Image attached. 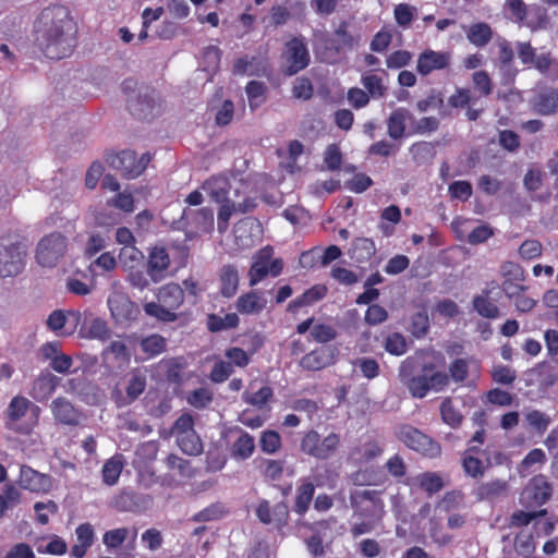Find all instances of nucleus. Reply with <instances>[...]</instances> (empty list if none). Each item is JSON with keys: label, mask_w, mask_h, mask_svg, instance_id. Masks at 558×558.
<instances>
[{"label": "nucleus", "mask_w": 558, "mask_h": 558, "mask_svg": "<svg viewBox=\"0 0 558 558\" xmlns=\"http://www.w3.org/2000/svg\"><path fill=\"white\" fill-rule=\"evenodd\" d=\"M143 308L147 316L154 317L163 323H172L178 319L175 312H172L159 301L158 303L147 302L143 305Z\"/></svg>", "instance_id": "nucleus-46"}, {"label": "nucleus", "mask_w": 558, "mask_h": 558, "mask_svg": "<svg viewBox=\"0 0 558 558\" xmlns=\"http://www.w3.org/2000/svg\"><path fill=\"white\" fill-rule=\"evenodd\" d=\"M170 266V256L165 247L154 246L148 255L146 271L153 282L161 281Z\"/></svg>", "instance_id": "nucleus-19"}, {"label": "nucleus", "mask_w": 558, "mask_h": 558, "mask_svg": "<svg viewBox=\"0 0 558 558\" xmlns=\"http://www.w3.org/2000/svg\"><path fill=\"white\" fill-rule=\"evenodd\" d=\"M76 34L77 25L65 5L45 8L35 23V44L51 60L72 54Z\"/></svg>", "instance_id": "nucleus-2"}, {"label": "nucleus", "mask_w": 558, "mask_h": 558, "mask_svg": "<svg viewBox=\"0 0 558 558\" xmlns=\"http://www.w3.org/2000/svg\"><path fill=\"white\" fill-rule=\"evenodd\" d=\"M384 348L390 355L401 356L408 351V342L402 333L396 331L385 338Z\"/></svg>", "instance_id": "nucleus-49"}, {"label": "nucleus", "mask_w": 558, "mask_h": 558, "mask_svg": "<svg viewBox=\"0 0 558 558\" xmlns=\"http://www.w3.org/2000/svg\"><path fill=\"white\" fill-rule=\"evenodd\" d=\"M274 255L275 250L271 245L263 246L255 252L247 271L250 287H255L268 276L278 277L282 272L283 259Z\"/></svg>", "instance_id": "nucleus-5"}, {"label": "nucleus", "mask_w": 558, "mask_h": 558, "mask_svg": "<svg viewBox=\"0 0 558 558\" xmlns=\"http://www.w3.org/2000/svg\"><path fill=\"white\" fill-rule=\"evenodd\" d=\"M68 251V239L54 231L45 235L37 244L36 259L44 267H54Z\"/></svg>", "instance_id": "nucleus-10"}, {"label": "nucleus", "mask_w": 558, "mask_h": 558, "mask_svg": "<svg viewBox=\"0 0 558 558\" xmlns=\"http://www.w3.org/2000/svg\"><path fill=\"white\" fill-rule=\"evenodd\" d=\"M444 105V95L438 89H430L424 99L416 102V109L420 112H426L429 109H440Z\"/></svg>", "instance_id": "nucleus-61"}, {"label": "nucleus", "mask_w": 558, "mask_h": 558, "mask_svg": "<svg viewBox=\"0 0 558 558\" xmlns=\"http://www.w3.org/2000/svg\"><path fill=\"white\" fill-rule=\"evenodd\" d=\"M147 376L140 368H134L121 378L110 391L116 407L121 409L131 405L145 391Z\"/></svg>", "instance_id": "nucleus-4"}, {"label": "nucleus", "mask_w": 558, "mask_h": 558, "mask_svg": "<svg viewBox=\"0 0 558 558\" xmlns=\"http://www.w3.org/2000/svg\"><path fill=\"white\" fill-rule=\"evenodd\" d=\"M151 160L149 153H144L140 158L135 151L126 149L120 153L109 154L106 157L107 163L121 172L126 179H134L141 175Z\"/></svg>", "instance_id": "nucleus-9"}, {"label": "nucleus", "mask_w": 558, "mask_h": 558, "mask_svg": "<svg viewBox=\"0 0 558 558\" xmlns=\"http://www.w3.org/2000/svg\"><path fill=\"white\" fill-rule=\"evenodd\" d=\"M21 501V493L14 487L9 486L0 494V519L10 509L16 507Z\"/></svg>", "instance_id": "nucleus-59"}, {"label": "nucleus", "mask_w": 558, "mask_h": 558, "mask_svg": "<svg viewBox=\"0 0 558 558\" xmlns=\"http://www.w3.org/2000/svg\"><path fill=\"white\" fill-rule=\"evenodd\" d=\"M281 58L284 63L283 73L292 76L306 69L311 62V56L306 38L302 35L293 36L284 44Z\"/></svg>", "instance_id": "nucleus-8"}, {"label": "nucleus", "mask_w": 558, "mask_h": 558, "mask_svg": "<svg viewBox=\"0 0 558 558\" xmlns=\"http://www.w3.org/2000/svg\"><path fill=\"white\" fill-rule=\"evenodd\" d=\"M260 450L267 454H275L282 446L281 436L277 430L266 429L259 437Z\"/></svg>", "instance_id": "nucleus-50"}, {"label": "nucleus", "mask_w": 558, "mask_h": 558, "mask_svg": "<svg viewBox=\"0 0 558 558\" xmlns=\"http://www.w3.org/2000/svg\"><path fill=\"white\" fill-rule=\"evenodd\" d=\"M452 54L449 51H436L425 49L418 54L416 71L422 76H427L434 71H441L450 68Z\"/></svg>", "instance_id": "nucleus-15"}, {"label": "nucleus", "mask_w": 558, "mask_h": 558, "mask_svg": "<svg viewBox=\"0 0 558 558\" xmlns=\"http://www.w3.org/2000/svg\"><path fill=\"white\" fill-rule=\"evenodd\" d=\"M140 347L146 357L150 359L163 353L167 349V342L162 336L154 333L142 339Z\"/></svg>", "instance_id": "nucleus-43"}, {"label": "nucleus", "mask_w": 558, "mask_h": 558, "mask_svg": "<svg viewBox=\"0 0 558 558\" xmlns=\"http://www.w3.org/2000/svg\"><path fill=\"white\" fill-rule=\"evenodd\" d=\"M466 37L474 46L484 47L490 41L493 31L487 23L478 22L469 27L466 31Z\"/></svg>", "instance_id": "nucleus-39"}, {"label": "nucleus", "mask_w": 558, "mask_h": 558, "mask_svg": "<svg viewBox=\"0 0 558 558\" xmlns=\"http://www.w3.org/2000/svg\"><path fill=\"white\" fill-rule=\"evenodd\" d=\"M340 444V436L336 433H330L322 438L317 430L311 429L303 434L300 450L316 460L326 461L337 453Z\"/></svg>", "instance_id": "nucleus-6"}, {"label": "nucleus", "mask_w": 558, "mask_h": 558, "mask_svg": "<svg viewBox=\"0 0 558 558\" xmlns=\"http://www.w3.org/2000/svg\"><path fill=\"white\" fill-rule=\"evenodd\" d=\"M385 469L397 482L403 483L401 478L405 476L408 468L400 454L390 457L385 463Z\"/></svg>", "instance_id": "nucleus-58"}, {"label": "nucleus", "mask_w": 558, "mask_h": 558, "mask_svg": "<svg viewBox=\"0 0 558 558\" xmlns=\"http://www.w3.org/2000/svg\"><path fill=\"white\" fill-rule=\"evenodd\" d=\"M227 512L225 506L221 502H215L198 511L192 517L194 522H207L219 520Z\"/></svg>", "instance_id": "nucleus-55"}, {"label": "nucleus", "mask_w": 558, "mask_h": 558, "mask_svg": "<svg viewBox=\"0 0 558 558\" xmlns=\"http://www.w3.org/2000/svg\"><path fill=\"white\" fill-rule=\"evenodd\" d=\"M256 515L264 524H276L281 527L287 524L289 509L284 502H278L272 508L269 501L262 500L256 508Z\"/></svg>", "instance_id": "nucleus-20"}, {"label": "nucleus", "mask_w": 558, "mask_h": 558, "mask_svg": "<svg viewBox=\"0 0 558 558\" xmlns=\"http://www.w3.org/2000/svg\"><path fill=\"white\" fill-rule=\"evenodd\" d=\"M274 398V390L269 386H263L253 393H245L243 396L244 402L254 405L258 409L264 408Z\"/></svg>", "instance_id": "nucleus-53"}, {"label": "nucleus", "mask_w": 558, "mask_h": 558, "mask_svg": "<svg viewBox=\"0 0 558 558\" xmlns=\"http://www.w3.org/2000/svg\"><path fill=\"white\" fill-rule=\"evenodd\" d=\"M219 292L221 296L226 299L233 298L238 290L240 283V276L238 267L233 264H226L219 269Z\"/></svg>", "instance_id": "nucleus-26"}, {"label": "nucleus", "mask_w": 558, "mask_h": 558, "mask_svg": "<svg viewBox=\"0 0 558 558\" xmlns=\"http://www.w3.org/2000/svg\"><path fill=\"white\" fill-rule=\"evenodd\" d=\"M353 365L368 380L378 377L380 374L379 363L374 357H359L353 362Z\"/></svg>", "instance_id": "nucleus-54"}, {"label": "nucleus", "mask_w": 558, "mask_h": 558, "mask_svg": "<svg viewBox=\"0 0 558 558\" xmlns=\"http://www.w3.org/2000/svg\"><path fill=\"white\" fill-rule=\"evenodd\" d=\"M439 411L441 420L445 424L452 428H458L461 425L463 416L454 407L451 398L447 397L441 401Z\"/></svg>", "instance_id": "nucleus-44"}, {"label": "nucleus", "mask_w": 558, "mask_h": 558, "mask_svg": "<svg viewBox=\"0 0 558 558\" xmlns=\"http://www.w3.org/2000/svg\"><path fill=\"white\" fill-rule=\"evenodd\" d=\"M384 452V448L377 441H367L363 445L362 448H355L353 450L354 453H360L361 457L359 461L362 463L371 462L378 457H380Z\"/></svg>", "instance_id": "nucleus-62"}, {"label": "nucleus", "mask_w": 558, "mask_h": 558, "mask_svg": "<svg viewBox=\"0 0 558 558\" xmlns=\"http://www.w3.org/2000/svg\"><path fill=\"white\" fill-rule=\"evenodd\" d=\"M51 413L58 424L66 426L80 425L83 414L70 400L64 397L56 398L51 405Z\"/></svg>", "instance_id": "nucleus-18"}, {"label": "nucleus", "mask_w": 558, "mask_h": 558, "mask_svg": "<svg viewBox=\"0 0 558 558\" xmlns=\"http://www.w3.org/2000/svg\"><path fill=\"white\" fill-rule=\"evenodd\" d=\"M525 421L529 427L534 429L539 435H543L547 430L551 422L549 415L538 410H532L527 412L525 414Z\"/></svg>", "instance_id": "nucleus-52"}, {"label": "nucleus", "mask_w": 558, "mask_h": 558, "mask_svg": "<svg viewBox=\"0 0 558 558\" xmlns=\"http://www.w3.org/2000/svg\"><path fill=\"white\" fill-rule=\"evenodd\" d=\"M553 495V486L546 476H533L520 494V504L526 509H536L545 505Z\"/></svg>", "instance_id": "nucleus-11"}, {"label": "nucleus", "mask_w": 558, "mask_h": 558, "mask_svg": "<svg viewBox=\"0 0 558 558\" xmlns=\"http://www.w3.org/2000/svg\"><path fill=\"white\" fill-rule=\"evenodd\" d=\"M239 325L240 317L238 313H228L225 316L213 313L208 314L206 318V326L210 332L235 329Z\"/></svg>", "instance_id": "nucleus-36"}, {"label": "nucleus", "mask_w": 558, "mask_h": 558, "mask_svg": "<svg viewBox=\"0 0 558 558\" xmlns=\"http://www.w3.org/2000/svg\"><path fill=\"white\" fill-rule=\"evenodd\" d=\"M235 430L239 432V437L231 445V456L236 460H246L255 451V439L247 432L239 427Z\"/></svg>", "instance_id": "nucleus-33"}, {"label": "nucleus", "mask_w": 558, "mask_h": 558, "mask_svg": "<svg viewBox=\"0 0 558 558\" xmlns=\"http://www.w3.org/2000/svg\"><path fill=\"white\" fill-rule=\"evenodd\" d=\"M481 450L477 447H469L462 454V468L466 475L473 478L483 477L489 462L486 464L476 454Z\"/></svg>", "instance_id": "nucleus-31"}, {"label": "nucleus", "mask_w": 558, "mask_h": 558, "mask_svg": "<svg viewBox=\"0 0 558 558\" xmlns=\"http://www.w3.org/2000/svg\"><path fill=\"white\" fill-rule=\"evenodd\" d=\"M201 189L216 203L230 199L231 184L229 179L222 174L211 175L202 183Z\"/></svg>", "instance_id": "nucleus-28"}, {"label": "nucleus", "mask_w": 558, "mask_h": 558, "mask_svg": "<svg viewBox=\"0 0 558 558\" xmlns=\"http://www.w3.org/2000/svg\"><path fill=\"white\" fill-rule=\"evenodd\" d=\"M27 251L23 242L15 235L0 238V277H15L25 267Z\"/></svg>", "instance_id": "nucleus-3"}, {"label": "nucleus", "mask_w": 558, "mask_h": 558, "mask_svg": "<svg viewBox=\"0 0 558 558\" xmlns=\"http://www.w3.org/2000/svg\"><path fill=\"white\" fill-rule=\"evenodd\" d=\"M179 448L189 456H198L203 452V442L195 430L175 436Z\"/></svg>", "instance_id": "nucleus-41"}, {"label": "nucleus", "mask_w": 558, "mask_h": 558, "mask_svg": "<svg viewBox=\"0 0 558 558\" xmlns=\"http://www.w3.org/2000/svg\"><path fill=\"white\" fill-rule=\"evenodd\" d=\"M267 298L262 290L252 289L242 293L235 301L234 307L238 315L258 316L267 307Z\"/></svg>", "instance_id": "nucleus-17"}, {"label": "nucleus", "mask_w": 558, "mask_h": 558, "mask_svg": "<svg viewBox=\"0 0 558 558\" xmlns=\"http://www.w3.org/2000/svg\"><path fill=\"white\" fill-rule=\"evenodd\" d=\"M284 461L266 459L263 463L262 473L267 481H278L282 477Z\"/></svg>", "instance_id": "nucleus-64"}, {"label": "nucleus", "mask_w": 558, "mask_h": 558, "mask_svg": "<svg viewBox=\"0 0 558 558\" xmlns=\"http://www.w3.org/2000/svg\"><path fill=\"white\" fill-rule=\"evenodd\" d=\"M19 482L22 488L33 493H47L52 485L49 475L39 473L27 465H22Z\"/></svg>", "instance_id": "nucleus-21"}, {"label": "nucleus", "mask_w": 558, "mask_h": 558, "mask_svg": "<svg viewBox=\"0 0 558 558\" xmlns=\"http://www.w3.org/2000/svg\"><path fill=\"white\" fill-rule=\"evenodd\" d=\"M533 109L542 116H550L558 110V89L544 87L539 89L532 101Z\"/></svg>", "instance_id": "nucleus-27"}, {"label": "nucleus", "mask_w": 558, "mask_h": 558, "mask_svg": "<svg viewBox=\"0 0 558 558\" xmlns=\"http://www.w3.org/2000/svg\"><path fill=\"white\" fill-rule=\"evenodd\" d=\"M429 330V317L426 311L414 313L410 318L409 331L411 335L421 339L427 335Z\"/></svg>", "instance_id": "nucleus-51"}, {"label": "nucleus", "mask_w": 558, "mask_h": 558, "mask_svg": "<svg viewBox=\"0 0 558 558\" xmlns=\"http://www.w3.org/2000/svg\"><path fill=\"white\" fill-rule=\"evenodd\" d=\"M165 368V376L168 381L179 384L182 380V369L185 367L183 357H171L160 361Z\"/></svg>", "instance_id": "nucleus-48"}, {"label": "nucleus", "mask_w": 558, "mask_h": 558, "mask_svg": "<svg viewBox=\"0 0 558 558\" xmlns=\"http://www.w3.org/2000/svg\"><path fill=\"white\" fill-rule=\"evenodd\" d=\"M157 299L172 312H175L184 302V290L178 283H167L158 291Z\"/></svg>", "instance_id": "nucleus-32"}, {"label": "nucleus", "mask_w": 558, "mask_h": 558, "mask_svg": "<svg viewBox=\"0 0 558 558\" xmlns=\"http://www.w3.org/2000/svg\"><path fill=\"white\" fill-rule=\"evenodd\" d=\"M315 492L314 483L305 482L302 483L296 489L294 511L303 515L310 508Z\"/></svg>", "instance_id": "nucleus-42"}, {"label": "nucleus", "mask_w": 558, "mask_h": 558, "mask_svg": "<svg viewBox=\"0 0 558 558\" xmlns=\"http://www.w3.org/2000/svg\"><path fill=\"white\" fill-rule=\"evenodd\" d=\"M245 92L252 110L260 107L267 99L266 86L260 81H250L245 86Z\"/></svg>", "instance_id": "nucleus-45"}, {"label": "nucleus", "mask_w": 558, "mask_h": 558, "mask_svg": "<svg viewBox=\"0 0 558 558\" xmlns=\"http://www.w3.org/2000/svg\"><path fill=\"white\" fill-rule=\"evenodd\" d=\"M508 484L504 480H493L480 484L475 490L474 496L477 500L493 501L507 494Z\"/></svg>", "instance_id": "nucleus-35"}, {"label": "nucleus", "mask_w": 558, "mask_h": 558, "mask_svg": "<svg viewBox=\"0 0 558 558\" xmlns=\"http://www.w3.org/2000/svg\"><path fill=\"white\" fill-rule=\"evenodd\" d=\"M499 287L496 282H490L485 289L473 298V310L483 318L496 319L500 316V310L496 304L497 299L493 298L494 291L499 294Z\"/></svg>", "instance_id": "nucleus-16"}, {"label": "nucleus", "mask_w": 558, "mask_h": 558, "mask_svg": "<svg viewBox=\"0 0 558 558\" xmlns=\"http://www.w3.org/2000/svg\"><path fill=\"white\" fill-rule=\"evenodd\" d=\"M331 43L332 48H335L337 52H340L343 49L352 50L359 45L360 36L353 35L349 31V23L347 21H341L333 31V39Z\"/></svg>", "instance_id": "nucleus-34"}, {"label": "nucleus", "mask_w": 558, "mask_h": 558, "mask_svg": "<svg viewBox=\"0 0 558 558\" xmlns=\"http://www.w3.org/2000/svg\"><path fill=\"white\" fill-rule=\"evenodd\" d=\"M469 376V363L465 359H456L449 365V374L438 371L434 362L421 363L416 356L404 359L398 369L401 384L412 398L423 399L430 391H442L450 383H463Z\"/></svg>", "instance_id": "nucleus-1"}, {"label": "nucleus", "mask_w": 558, "mask_h": 558, "mask_svg": "<svg viewBox=\"0 0 558 558\" xmlns=\"http://www.w3.org/2000/svg\"><path fill=\"white\" fill-rule=\"evenodd\" d=\"M96 539L95 529L92 523L84 522L75 529V542L71 546L70 554L74 558H84Z\"/></svg>", "instance_id": "nucleus-23"}, {"label": "nucleus", "mask_w": 558, "mask_h": 558, "mask_svg": "<svg viewBox=\"0 0 558 558\" xmlns=\"http://www.w3.org/2000/svg\"><path fill=\"white\" fill-rule=\"evenodd\" d=\"M129 536L126 527L109 530L102 535V543L108 549H117L122 546Z\"/></svg>", "instance_id": "nucleus-56"}, {"label": "nucleus", "mask_w": 558, "mask_h": 558, "mask_svg": "<svg viewBox=\"0 0 558 558\" xmlns=\"http://www.w3.org/2000/svg\"><path fill=\"white\" fill-rule=\"evenodd\" d=\"M124 466L123 456L114 454L108 459L101 469L102 481L108 486H113L118 483Z\"/></svg>", "instance_id": "nucleus-38"}, {"label": "nucleus", "mask_w": 558, "mask_h": 558, "mask_svg": "<svg viewBox=\"0 0 558 558\" xmlns=\"http://www.w3.org/2000/svg\"><path fill=\"white\" fill-rule=\"evenodd\" d=\"M413 119V114L403 107L391 111L387 119V132L392 140H400L407 128V122Z\"/></svg>", "instance_id": "nucleus-30"}, {"label": "nucleus", "mask_w": 558, "mask_h": 558, "mask_svg": "<svg viewBox=\"0 0 558 558\" xmlns=\"http://www.w3.org/2000/svg\"><path fill=\"white\" fill-rule=\"evenodd\" d=\"M338 351L331 345H320L306 353L300 360V366L308 372H318L337 362Z\"/></svg>", "instance_id": "nucleus-13"}, {"label": "nucleus", "mask_w": 558, "mask_h": 558, "mask_svg": "<svg viewBox=\"0 0 558 558\" xmlns=\"http://www.w3.org/2000/svg\"><path fill=\"white\" fill-rule=\"evenodd\" d=\"M60 378L48 371H43L34 379L29 395L38 402L47 401L56 391Z\"/></svg>", "instance_id": "nucleus-22"}, {"label": "nucleus", "mask_w": 558, "mask_h": 558, "mask_svg": "<svg viewBox=\"0 0 558 558\" xmlns=\"http://www.w3.org/2000/svg\"><path fill=\"white\" fill-rule=\"evenodd\" d=\"M396 437L409 449L427 458H436L441 453V446L418 428L402 424L396 430Z\"/></svg>", "instance_id": "nucleus-7"}, {"label": "nucleus", "mask_w": 558, "mask_h": 558, "mask_svg": "<svg viewBox=\"0 0 558 558\" xmlns=\"http://www.w3.org/2000/svg\"><path fill=\"white\" fill-rule=\"evenodd\" d=\"M28 409H31L32 413L37 418L40 413V408L32 404L25 397L16 396L9 403L8 416L11 421H19L26 414Z\"/></svg>", "instance_id": "nucleus-37"}, {"label": "nucleus", "mask_w": 558, "mask_h": 558, "mask_svg": "<svg viewBox=\"0 0 558 558\" xmlns=\"http://www.w3.org/2000/svg\"><path fill=\"white\" fill-rule=\"evenodd\" d=\"M328 288L326 284L317 283L305 290L301 295L293 299L287 307V311L296 314L300 308L311 306L326 298Z\"/></svg>", "instance_id": "nucleus-24"}, {"label": "nucleus", "mask_w": 558, "mask_h": 558, "mask_svg": "<svg viewBox=\"0 0 558 558\" xmlns=\"http://www.w3.org/2000/svg\"><path fill=\"white\" fill-rule=\"evenodd\" d=\"M500 275L502 277L501 290L506 296H515L518 291H527L529 287L523 282L525 274L522 266L513 262H505L500 266Z\"/></svg>", "instance_id": "nucleus-14"}, {"label": "nucleus", "mask_w": 558, "mask_h": 558, "mask_svg": "<svg viewBox=\"0 0 558 558\" xmlns=\"http://www.w3.org/2000/svg\"><path fill=\"white\" fill-rule=\"evenodd\" d=\"M350 502L355 512L363 518L380 519L384 512V500L378 490H355L350 495Z\"/></svg>", "instance_id": "nucleus-12"}, {"label": "nucleus", "mask_w": 558, "mask_h": 558, "mask_svg": "<svg viewBox=\"0 0 558 558\" xmlns=\"http://www.w3.org/2000/svg\"><path fill=\"white\" fill-rule=\"evenodd\" d=\"M166 464L169 470L178 471V474L182 477H192L194 475L190 461L174 453H170L167 457Z\"/></svg>", "instance_id": "nucleus-63"}, {"label": "nucleus", "mask_w": 558, "mask_h": 558, "mask_svg": "<svg viewBox=\"0 0 558 558\" xmlns=\"http://www.w3.org/2000/svg\"><path fill=\"white\" fill-rule=\"evenodd\" d=\"M220 204L218 215H217V229L220 233L227 231L229 227V221L232 214L236 210L234 202L231 199H227L223 202H218Z\"/></svg>", "instance_id": "nucleus-57"}, {"label": "nucleus", "mask_w": 558, "mask_h": 558, "mask_svg": "<svg viewBox=\"0 0 558 558\" xmlns=\"http://www.w3.org/2000/svg\"><path fill=\"white\" fill-rule=\"evenodd\" d=\"M361 83L365 87L366 93L373 98H381L386 94L387 88L384 85L383 77L377 74L364 73L361 77Z\"/></svg>", "instance_id": "nucleus-47"}, {"label": "nucleus", "mask_w": 558, "mask_h": 558, "mask_svg": "<svg viewBox=\"0 0 558 558\" xmlns=\"http://www.w3.org/2000/svg\"><path fill=\"white\" fill-rule=\"evenodd\" d=\"M403 484L407 486L416 485L428 497L439 493L445 486L442 477L436 472L420 473L413 478L403 480Z\"/></svg>", "instance_id": "nucleus-25"}, {"label": "nucleus", "mask_w": 558, "mask_h": 558, "mask_svg": "<svg viewBox=\"0 0 558 558\" xmlns=\"http://www.w3.org/2000/svg\"><path fill=\"white\" fill-rule=\"evenodd\" d=\"M375 243L368 238H357L352 243L351 258L356 263H364L375 254Z\"/></svg>", "instance_id": "nucleus-40"}, {"label": "nucleus", "mask_w": 558, "mask_h": 558, "mask_svg": "<svg viewBox=\"0 0 558 558\" xmlns=\"http://www.w3.org/2000/svg\"><path fill=\"white\" fill-rule=\"evenodd\" d=\"M108 306L117 320H131L135 318L138 312L136 304L124 295L109 298Z\"/></svg>", "instance_id": "nucleus-29"}, {"label": "nucleus", "mask_w": 558, "mask_h": 558, "mask_svg": "<svg viewBox=\"0 0 558 558\" xmlns=\"http://www.w3.org/2000/svg\"><path fill=\"white\" fill-rule=\"evenodd\" d=\"M107 206L117 208L130 214L134 210V198L129 192H118L113 197L107 199Z\"/></svg>", "instance_id": "nucleus-60"}]
</instances>
